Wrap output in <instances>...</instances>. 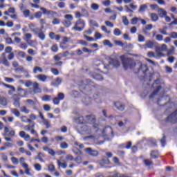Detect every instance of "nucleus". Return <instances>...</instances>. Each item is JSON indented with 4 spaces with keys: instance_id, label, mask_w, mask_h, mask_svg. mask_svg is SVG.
<instances>
[{
    "instance_id": "obj_1",
    "label": "nucleus",
    "mask_w": 177,
    "mask_h": 177,
    "mask_svg": "<svg viewBox=\"0 0 177 177\" xmlns=\"http://www.w3.org/2000/svg\"><path fill=\"white\" fill-rule=\"evenodd\" d=\"M120 59L123 64L124 70H134L136 68L140 73L146 74L149 71V67L147 64H142L140 61H135L131 58H125V55H121Z\"/></svg>"
},
{
    "instance_id": "obj_2",
    "label": "nucleus",
    "mask_w": 177,
    "mask_h": 177,
    "mask_svg": "<svg viewBox=\"0 0 177 177\" xmlns=\"http://www.w3.org/2000/svg\"><path fill=\"white\" fill-rule=\"evenodd\" d=\"M120 61H118V59L117 58L111 59L108 66L104 65V64L100 61H96L95 63L96 67H100L99 70H103V68L104 70H110L111 68L110 66H112L113 67H120Z\"/></svg>"
},
{
    "instance_id": "obj_3",
    "label": "nucleus",
    "mask_w": 177,
    "mask_h": 177,
    "mask_svg": "<svg viewBox=\"0 0 177 177\" xmlns=\"http://www.w3.org/2000/svg\"><path fill=\"white\" fill-rule=\"evenodd\" d=\"M15 135L16 131L13 129L8 127H4V133H3V136H4V139L6 142H12V138H15Z\"/></svg>"
},
{
    "instance_id": "obj_4",
    "label": "nucleus",
    "mask_w": 177,
    "mask_h": 177,
    "mask_svg": "<svg viewBox=\"0 0 177 177\" xmlns=\"http://www.w3.org/2000/svg\"><path fill=\"white\" fill-rule=\"evenodd\" d=\"M96 121V119H95V116L93 115H88L86 116L85 118L84 117L80 116L77 119V122L79 124H95V122Z\"/></svg>"
},
{
    "instance_id": "obj_5",
    "label": "nucleus",
    "mask_w": 177,
    "mask_h": 177,
    "mask_svg": "<svg viewBox=\"0 0 177 177\" xmlns=\"http://www.w3.org/2000/svg\"><path fill=\"white\" fill-rule=\"evenodd\" d=\"M84 28H85V21L80 19L75 22V26L72 28V30L81 32V31L84 30Z\"/></svg>"
},
{
    "instance_id": "obj_6",
    "label": "nucleus",
    "mask_w": 177,
    "mask_h": 177,
    "mask_svg": "<svg viewBox=\"0 0 177 177\" xmlns=\"http://www.w3.org/2000/svg\"><path fill=\"white\" fill-rule=\"evenodd\" d=\"M152 88L153 89V93L149 95V99H153L156 95L158 93V91L161 89V86H160V80H156L152 84Z\"/></svg>"
},
{
    "instance_id": "obj_7",
    "label": "nucleus",
    "mask_w": 177,
    "mask_h": 177,
    "mask_svg": "<svg viewBox=\"0 0 177 177\" xmlns=\"http://www.w3.org/2000/svg\"><path fill=\"white\" fill-rule=\"evenodd\" d=\"M32 8H35V9H39L40 10H41V12H43V15H47L48 16L50 15L54 17L55 15H57L56 12L53 11V10H48L46 8H44V7H40L36 3V4H32Z\"/></svg>"
},
{
    "instance_id": "obj_8",
    "label": "nucleus",
    "mask_w": 177,
    "mask_h": 177,
    "mask_svg": "<svg viewBox=\"0 0 177 177\" xmlns=\"http://www.w3.org/2000/svg\"><path fill=\"white\" fill-rule=\"evenodd\" d=\"M23 128L24 131H26L27 132H30V133H32V135H35L36 138H38V133L34 129V128H35V123L32 122V124L23 126Z\"/></svg>"
},
{
    "instance_id": "obj_9",
    "label": "nucleus",
    "mask_w": 177,
    "mask_h": 177,
    "mask_svg": "<svg viewBox=\"0 0 177 177\" xmlns=\"http://www.w3.org/2000/svg\"><path fill=\"white\" fill-rule=\"evenodd\" d=\"M42 88L39 87V84L37 82H33L32 89L30 88V95H37V93H41Z\"/></svg>"
},
{
    "instance_id": "obj_10",
    "label": "nucleus",
    "mask_w": 177,
    "mask_h": 177,
    "mask_svg": "<svg viewBox=\"0 0 177 177\" xmlns=\"http://www.w3.org/2000/svg\"><path fill=\"white\" fill-rule=\"evenodd\" d=\"M167 50H168V46L166 44H162L161 46L157 47L156 48V52L158 56H160V57L165 56L162 52H167Z\"/></svg>"
},
{
    "instance_id": "obj_11",
    "label": "nucleus",
    "mask_w": 177,
    "mask_h": 177,
    "mask_svg": "<svg viewBox=\"0 0 177 177\" xmlns=\"http://www.w3.org/2000/svg\"><path fill=\"white\" fill-rule=\"evenodd\" d=\"M64 19L65 20L64 21V23H63L64 26H65V27L71 26V24H72L71 21L74 20V17H73V15L67 14L64 16Z\"/></svg>"
},
{
    "instance_id": "obj_12",
    "label": "nucleus",
    "mask_w": 177,
    "mask_h": 177,
    "mask_svg": "<svg viewBox=\"0 0 177 177\" xmlns=\"http://www.w3.org/2000/svg\"><path fill=\"white\" fill-rule=\"evenodd\" d=\"M155 42L151 40H147L144 45H139L141 49H153Z\"/></svg>"
},
{
    "instance_id": "obj_13",
    "label": "nucleus",
    "mask_w": 177,
    "mask_h": 177,
    "mask_svg": "<svg viewBox=\"0 0 177 177\" xmlns=\"http://www.w3.org/2000/svg\"><path fill=\"white\" fill-rule=\"evenodd\" d=\"M79 127L80 128L81 132L86 135H89V133L92 132V129L91 128V126L88 124H83L82 126L80 125Z\"/></svg>"
},
{
    "instance_id": "obj_14",
    "label": "nucleus",
    "mask_w": 177,
    "mask_h": 177,
    "mask_svg": "<svg viewBox=\"0 0 177 177\" xmlns=\"http://www.w3.org/2000/svg\"><path fill=\"white\" fill-rule=\"evenodd\" d=\"M0 64H3V66H6V67H10V63L9 61H8V59L6 58V53H3L1 54V56L0 57Z\"/></svg>"
},
{
    "instance_id": "obj_15",
    "label": "nucleus",
    "mask_w": 177,
    "mask_h": 177,
    "mask_svg": "<svg viewBox=\"0 0 177 177\" xmlns=\"http://www.w3.org/2000/svg\"><path fill=\"white\" fill-rule=\"evenodd\" d=\"M64 99V93H59L57 96L53 98V102L54 104H59L60 101Z\"/></svg>"
},
{
    "instance_id": "obj_16",
    "label": "nucleus",
    "mask_w": 177,
    "mask_h": 177,
    "mask_svg": "<svg viewBox=\"0 0 177 177\" xmlns=\"http://www.w3.org/2000/svg\"><path fill=\"white\" fill-rule=\"evenodd\" d=\"M177 111H175L172 114L169 115L166 119V122H176Z\"/></svg>"
},
{
    "instance_id": "obj_17",
    "label": "nucleus",
    "mask_w": 177,
    "mask_h": 177,
    "mask_svg": "<svg viewBox=\"0 0 177 177\" xmlns=\"http://www.w3.org/2000/svg\"><path fill=\"white\" fill-rule=\"evenodd\" d=\"M35 35H37V38L39 39H41V41H45L46 38V35H45V32L41 30H37L36 32H35Z\"/></svg>"
},
{
    "instance_id": "obj_18",
    "label": "nucleus",
    "mask_w": 177,
    "mask_h": 177,
    "mask_svg": "<svg viewBox=\"0 0 177 177\" xmlns=\"http://www.w3.org/2000/svg\"><path fill=\"white\" fill-rule=\"evenodd\" d=\"M84 151H86L88 156H92V157H96L99 154L97 151L93 150L91 148H86Z\"/></svg>"
},
{
    "instance_id": "obj_19",
    "label": "nucleus",
    "mask_w": 177,
    "mask_h": 177,
    "mask_svg": "<svg viewBox=\"0 0 177 177\" xmlns=\"http://www.w3.org/2000/svg\"><path fill=\"white\" fill-rule=\"evenodd\" d=\"M114 44H115V45H118V46H122V48H124V49H125L127 46L128 48H133V46L131 44H125L122 43V41H118V40H115Z\"/></svg>"
},
{
    "instance_id": "obj_20",
    "label": "nucleus",
    "mask_w": 177,
    "mask_h": 177,
    "mask_svg": "<svg viewBox=\"0 0 177 177\" xmlns=\"http://www.w3.org/2000/svg\"><path fill=\"white\" fill-rule=\"evenodd\" d=\"M19 136H20V138H22V139H24V140H26V142H28V140H30V136L29 134H27L26 133V131H21L19 133Z\"/></svg>"
},
{
    "instance_id": "obj_21",
    "label": "nucleus",
    "mask_w": 177,
    "mask_h": 177,
    "mask_svg": "<svg viewBox=\"0 0 177 177\" xmlns=\"http://www.w3.org/2000/svg\"><path fill=\"white\" fill-rule=\"evenodd\" d=\"M158 15L159 17L162 18L165 16H167V12L163 8H158Z\"/></svg>"
},
{
    "instance_id": "obj_22",
    "label": "nucleus",
    "mask_w": 177,
    "mask_h": 177,
    "mask_svg": "<svg viewBox=\"0 0 177 177\" xmlns=\"http://www.w3.org/2000/svg\"><path fill=\"white\" fill-rule=\"evenodd\" d=\"M92 77L97 81H102V80H103V76L102 75V74L97 72L93 73Z\"/></svg>"
},
{
    "instance_id": "obj_23",
    "label": "nucleus",
    "mask_w": 177,
    "mask_h": 177,
    "mask_svg": "<svg viewBox=\"0 0 177 177\" xmlns=\"http://www.w3.org/2000/svg\"><path fill=\"white\" fill-rule=\"evenodd\" d=\"M24 39L28 43L30 44L31 41V38H32V35L31 33L24 32Z\"/></svg>"
},
{
    "instance_id": "obj_24",
    "label": "nucleus",
    "mask_w": 177,
    "mask_h": 177,
    "mask_svg": "<svg viewBox=\"0 0 177 177\" xmlns=\"http://www.w3.org/2000/svg\"><path fill=\"white\" fill-rule=\"evenodd\" d=\"M57 165H58V168H63L64 169L67 168V162H62L59 159H57Z\"/></svg>"
},
{
    "instance_id": "obj_25",
    "label": "nucleus",
    "mask_w": 177,
    "mask_h": 177,
    "mask_svg": "<svg viewBox=\"0 0 177 177\" xmlns=\"http://www.w3.org/2000/svg\"><path fill=\"white\" fill-rule=\"evenodd\" d=\"M115 106L116 109H118V110H119L120 111H124V110L125 109V105H124L121 102L115 103Z\"/></svg>"
},
{
    "instance_id": "obj_26",
    "label": "nucleus",
    "mask_w": 177,
    "mask_h": 177,
    "mask_svg": "<svg viewBox=\"0 0 177 177\" xmlns=\"http://www.w3.org/2000/svg\"><path fill=\"white\" fill-rule=\"evenodd\" d=\"M99 164L101 167H104V165H109L110 164V160L109 158H105L100 160Z\"/></svg>"
},
{
    "instance_id": "obj_27",
    "label": "nucleus",
    "mask_w": 177,
    "mask_h": 177,
    "mask_svg": "<svg viewBox=\"0 0 177 177\" xmlns=\"http://www.w3.org/2000/svg\"><path fill=\"white\" fill-rule=\"evenodd\" d=\"M82 103H84V104L88 106V104H91L92 100H91V97H89L88 96H86L85 97H83L82 99Z\"/></svg>"
},
{
    "instance_id": "obj_28",
    "label": "nucleus",
    "mask_w": 177,
    "mask_h": 177,
    "mask_svg": "<svg viewBox=\"0 0 177 177\" xmlns=\"http://www.w3.org/2000/svg\"><path fill=\"white\" fill-rule=\"evenodd\" d=\"M104 133H106V136L113 135V129L111 127H106L103 130Z\"/></svg>"
},
{
    "instance_id": "obj_29",
    "label": "nucleus",
    "mask_w": 177,
    "mask_h": 177,
    "mask_svg": "<svg viewBox=\"0 0 177 177\" xmlns=\"http://www.w3.org/2000/svg\"><path fill=\"white\" fill-rule=\"evenodd\" d=\"M36 77L39 81H41V82H46V80H48V76L42 74L38 75Z\"/></svg>"
},
{
    "instance_id": "obj_30",
    "label": "nucleus",
    "mask_w": 177,
    "mask_h": 177,
    "mask_svg": "<svg viewBox=\"0 0 177 177\" xmlns=\"http://www.w3.org/2000/svg\"><path fill=\"white\" fill-rule=\"evenodd\" d=\"M0 106L6 107L8 106V100L6 97L0 96Z\"/></svg>"
},
{
    "instance_id": "obj_31",
    "label": "nucleus",
    "mask_w": 177,
    "mask_h": 177,
    "mask_svg": "<svg viewBox=\"0 0 177 177\" xmlns=\"http://www.w3.org/2000/svg\"><path fill=\"white\" fill-rule=\"evenodd\" d=\"M17 91L18 92H19V95H21V93H24L23 95H21V97H26V95H27V91L22 88L21 87H18Z\"/></svg>"
},
{
    "instance_id": "obj_32",
    "label": "nucleus",
    "mask_w": 177,
    "mask_h": 177,
    "mask_svg": "<svg viewBox=\"0 0 177 177\" xmlns=\"http://www.w3.org/2000/svg\"><path fill=\"white\" fill-rule=\"evenodd\" d=\"M10 111L15 117H20V111L17 109H10Z\"/></svg>"
},
{
    "instance_id": "obj_33",
    "label": "nucleus",
    "mask_w": 177,
    "mask_h": 177,
    "mask_svg": "<svg viewBox=\"0 0 177 177\" xmlns=\"http://www.w3.org/2000/svg\"><path fill=\"white\" fill-rule=\"evenodd\" d=\"M26 103L28 104L30 106H35V104H37V103H38V100H37V99H35V100H26Z\"/></svg>"
},
{
    "instance_id": "obj_34",
    "label": "nucleus",
    "mask_w": 177,
    "mask_h": 177,
    "mask_svg": "<svg viewBox=\"0 0 177 177\" xmlns=\"http://www.w3.org/2000/svg\"><path fill=\"white\" fill-rule=\"evenodd\" d=\"M102 44L104 45V46H109V48H113V44H111V41H110L109 39L104 40Z\"/></svg>"
},
{
    "instance_id": "obj_35",
    "label": "nucleus",
    "mask_w": 177,
    "mask_h": 177,
    "mask_svg": "<svg viewBox=\"0 0 177 177\" xmlns=\"http://www.w3.org/2000/svg\"><path fill=\"white\" fill-rule=\"evenodd\" d=\"M28 27H29L30 31H32V32H33L34 34H35V32H37V31L38 30V28H35V25L34 24H29Z\"/></svg>"
},
{
    "instance_id": "obj_36",
    "label": "nucleus",
    "mask_w": 177,
    "mask_h": 177,
    "mask_svg": "<svg viewBox=\"0 0 177 177\" xmlns=\"http://www.w3.org/2000/svg\"><path fill=\"white\" fill-rule=\"evenodd\" d=\"M167 100V102H169V100H171V98H169V96L168 95H163L160 100H158V104H160V102H164V100Z\"/></svg>"
},
{
    "instance_id": "obj_37",
    "label": "nucleus",
    "mask_w": 177,
    "mask_h": 177,
    "mask_svg": "<svg viewBox=\"0 0 177 177\" xmlns=\"http://www.w3.org/2000/svg\"><path fill=\"white\" fill-rule=\"evenodd\" d=\"M42 71H44V70L42 69V68L39 67V66H34L33 68V73L34 74H37V73H42Z\"/></svg>"
},
{
    "instance_id": "obj_38",
    "label": "nucleus",
    "mask_w": 177,
    "mask_h": 177,
    "mask_svg": "<svg viewBox=\"0 0 177 177\" xmlns=\"http://www.w3.org/2000/svg\"><path fill=\"white\" fill-rule=\"evenodd\" d=\"M19 162L22 168H24V167H26L27 165H28L27 163H26V158H24V157H21L19 158Z\"/></svg>"
},
{
    "instance_id": "obj_39",
    "label": "nucleus",
    "mask_w": 177,
    "mask_h": 177,
    "mask_svg": "<svg viewBox=\"0 0 177 177\" xmlns=\"http://www.w3.org/2000/svg\"><path fill=\"white\" fill-rule=\"evenodd\" d=\"M146 9H147V5H146V4L141 5L140 6L138 12H139V13H143L144 12H146Z\"/></svg>"
},
{
    "instance_id": "obj_40",
    "label": "nucleus",
    "mask_w": 177,
    "mask_h": 177,
    "mask_svg": "<svg viewBox=\"0 0 177 177\" xmlns=\"http://www.w3.org/2000/svg\"><path fill=\"white\" fill-rule=\"evenodd\" d=\"M150 17L152 21H158V15H157V14L151 13Z\"/></svg>"
},
{
    "instance_id": "obj_41",
    "label": "nucleus",
    "mask_w": 177,
    "mask_h": 177,
    "mask_svg": "<svg viewBox=\"0 0 177 177\" xmlns=\"http://www.w3.org/2000/svg\"><path fill=\"white\" fill-rule=\"evenodd\" d=\"M25 169V174L28 175V176H31V169L28 168V165L23 167Z\"/></svg>"
},
{
    "instance_id": "obj_42",
    "label": "nucleus",
    "mask_w": 177,
    "mask_h": 177,
    "mask_svg": "<svg viewBox=\"0 0 177 177\" xmlns=\"http://www.w3.org/2000/svg\"><path fill=\"white\" fill-rule=\"evenodd\" d=\"M150 156L151 158H158V152L157 151H151Z\"/></svg>"
},
{
    "instance_id": "obj_43",
    "label": "nucleus",
    "mask_w": 177,
    "mask_h": 177,
    "mask_svg": "<svg viewBox=\"0 0 177 177\" xmlns=\"http://www.w3.org/2000/svg\"><path fill=\"white\" fill-rule=\"evenodd\" d=\"M21 113H24L25 114H28L30 113V109H27L26 106H23L20 108Z\"/></svg>"
},
{
    "instance_id": "obj_44",
    "label": "nucleus",
    "mask_w": 177,
    "mask_h": 177,
    "mask_svg": "<svg viewBox=\"0 0 177 177\" xmlns=\"http://www.w3.org/2000/svg\"><path fill=\"white\" fill-rule=\"evenodd\" d=\"M122 32H121V30L119 28H115L113 30V34L115 35V37H120Z\"/></svg>"
},
{
    "instance_id": "obj_45",
    "label": "nucleus",
    "mask_w": 177,
    "mask_h": 177,
    "mask_svg": "<svg viewBox=\"0 0 177 177\" xmlns=\"http://www.w3.org/2000/svg\"><path fill=\"white\" fill-rule=\"evenodd\" d=\"M122 23L124 26H128L129 24V20H128V17L127 16L122 17Z\"/></svg>"
},
{
    "instance_id": "obj_46",
    "label": "nucleus",
    "mask_w": 177,
    "mask_h": 177,
    "mask_svg": "<svg viewBox=\"0 0 177 177\" xmlns=\"http://www.w3.org/2000/svg\"><path fill=\"white\" fill-rule=\"evenodd\" d=\"M42 122H43L44 125H45L47 129L50 128V121H49L46 119H44V121H42Z\"/></svg>"
},
{
    "instance_id": "obj_47",
    "label": "nucleus",
    "mask_w": 177,
    "mask_h": 177,
    "mask_svg": "<svg viewBox=\"0 0 177 177\" xmlns=\"http://www.w3.org/2000/svg\"><path fill=\"white\" fill-rule=\"evenodd\" d=\"M59 147H60L61 149H68V144H67V142H62L59 145Z\"/></svg>"
},
{
    "instance_id": "obj_48",
    "label": "nucleus",
    "mask_w": 177,
    "mask_h": 177,
    "mask_svg": "<svg viewBox=\"0 0 177 177\" xmlns=\"http://www.w3.org/2000/svg\"><path fill=\"white\" fill-rule=\"evenodd\" d=\"M101 30L102 31H103L104 32H105V34H111V30H107V28L104 26H101Z\"/></svg>"
},
{
    "instance_id": "obj_49",
    "label": "nucleus",
    "mask_w": 177,
    "mask_h": 177,
    "mask_svg": "<svg viewBox=\"0 0 177 177\" xmlns=\"http://www.w3.org/2000/svg\"><path fill=\"white\" fill-rule=\"evenodd\" d=\"M91 8L93 10H99V4L93 3L91 5Z\"/></svg>"
},
{
    "instance_id": "obj_50",
    "label": "nucleus",
    "mask_w": 177,
    "mask_h": 177,
    "mask_svg": "<svg viewBox=\"0 0 177 177\" xmlns=\"http://www.w3.org/2000/svg\"><path fill=\"white\" fill-rule=\"evenodd\" d=\"M34 168L36 171H41L42 170V166L39 163H36L34 165Z\"/></svg>"
},
{
    "instance_id": "obj_51",
    "label": "nucleus",
    "mask_w": 177,
    "mask_h": 177,
    "mask_svg": "<svg viewBox=\"0 0 177 177\" xmlns=\"http://www.w3.org/2000/svg\"><path fill=\"white\" fill-rule=\"evenodd\" d=\"M10 160L14 165H17L19 164V159H17V158L12 157Z\"/></svg>"
},
{
    "instance_id": "obj_52",
    "label": "nucleus",
    "mask_w": 177,
    "mask_h": 177,
    "mask_svg": "<svg viewBox=\"0 0 177 177\" xmlns=\"http://www.w3.org/2000/svg\"><path fill=\"white\" fill-rule=\"evenodd\" d=\"M62 78L57 77L55 81L54 85H55V86H59V85L62 84Z\"/></svg>"
},
{
    "instance_id": "obj_53",
    "label": "nucleus",
    "mask_w": 177,
    "mask_h": 177,
    "mask_svg": "<svg viewBox=\"0 0 177 177\" xmlns=\"http://www.w3.org/2000/svg\"><path fill=\"white\" fill-rule=\"evenodd\" d=\"M48 168V171H50V172H55V171L56 169V168L55 167V165H53V164L49 165Z\"/></svg>"
},
{
    "instance_id": "obj_54",
    "label": "nucleus",
    "mask_w": 177,
    "mask_h": 177,
    "mask_svg": "<svg viewBox=\"0 0 177 177\" xmlns=\"http://www.w3.org/2000/svg\"><path fill=\"white\" fill-rule=\"evenodd\" d=\"M28 55H31L32 56H34V55H37V51L34 50V49H32V48H29L28 50Z\"/></svg>"
},
{
    "instance_id": "obj_55",
    "label": "nucleus",
    "mask_w": 177,
    "mask_h": 177,
    "mask_svg": "<svg viewBox=\"0 0 177 177\" xmlns=\"http://www.w3.org/2000/svg\"><path fill=\"white\" fill-rule=\"evenodd\" d=\"M156 41H163L164 40V36H162V35H156Z\"/></svg>"
},
{
    "instance_id": "obj_56",
    "label": "nucleus",
    "mask_w": 177,
    "mask_h": 177,
    "mask_svg": "<svg viewBox=\"0 0 177 177\" xmlns=\"http://www.w3.org/2000/svg\"><path fill=\"white\" fill-rule=\"evenodd\" d=\"M6 43H7L8 45H13L15 44L10 37L6 38Z\"/></svg>"
},
{
    "instance_id": "obj_57",
    "label": "nucleus",
    "mask_w": 177,
    "mask_h": 177,
    "mask_svg": "<svg viewBox=\"0 0 177 177\" xmlns=\"http://www.w3.org/2000/svg\"><path fill=\"white\" fill-rule=\"evenodd\" d=\"M51 50L52 52H57L59 50V46H57V44H53L51 46Z\"/></svg>"
},
{
    "instance_id": "obj_58",
    "label": "nucleus",
    "mask_w": 177,
    "mask_h": 177,
    "mask_svg": "<svg viewBox=\"0 0 177 177\" xmlns=\"http://www.w3.org/2000/svg\"><path fill=\"white\" fill-rule=\"evenodd\" d=\"M19 48L21 49H24V50H26V49H27V48H28V46L26 43H21L19 44Z\"/></svg>"
},
{
    "instance_id": "obj_59",
    "label": "nucleus",
    "mask_w": 177,
    "mask_h": 177,
    "mask_svg": "<svg viewBox=\"0 0 177 177\" xmlns=\"http://www.w3.org/2000/svg\"><path fill=\"white\" fill-rule=\"evenodd\" d=\"M4 81H6L8 84H12V82H15V79L12 77H4Z\"/></svg>"
},
{
    "instance_id": "obj_60",
    "label": "nucleus",
    "mask_w": 177,
    "mask_h": 177,
    "mask_svg": "<svg viewBox=\"0 0 177 177\" xmlns=\"http://www.w3.org/2000/svg\"><path fill=\"white\" fill-rule=\"evenodd\" d=\"M20 71H21L22 73H24V67L21 66L15 68V73H20Z\"/></svg>"
},
{
    "instance_id": "obj_61",
    "label": "nucleus",
    "mask_w": 177,
    "mask_h": 177,
    "mask_svg": "<svg viewBox=\"0 0 177 177\" xmlns=\"http://www.w3.org/2000/svg\"><path fill=\"white\" fill-rule=\"evenodd\" d=\"M53 24L54 26H56L57 24H60V19H57V18H54L53 19V21H52Z\"/></svg>"
},
{
    "instance_id": "obj_62",
    "label": "nucleus",
    "mask_w": 177,
    "mask_h": 177,
    "mask_svg": "<svg viewBox=\"0 0 177 177\" xmlns=\"http://www.w3.org/2000/svg\"><path fill=\"white\" fill-rule=\"evenodd\" d=\"M138 42H145V36L142 35H138Z\"/></svg>"
},
{
    "instance_id": "obj_63",
    "label": "nucleus",
    "mask_w": 177,
    "mask_h": 177,
    "mask_svg": "<svg viewBox=\"0 0 177 177\" xmlns=\"http://www.w3.org/2000/svg\"><path fill=\"white\" fill-rule=\"evenodd\" d=\"M14 106L20 108V100L19 99H15Z\"/></svg>"
},
{
    "instance_id": "obj_64",
    "label": "nucleus",
    "mask_w": 177,
    "mask_h": 177,
    "mask_svg": "<svg viewBox=\"0 0 177 177\" xmlns=\"http://www.w3.org/2000/svg\"><path fill=\"white\" fill-rule=\"evenodd\" d=\"M170 37L173 39H177V32H171L170 33Z\"/></svg>"
}]
</instances>
